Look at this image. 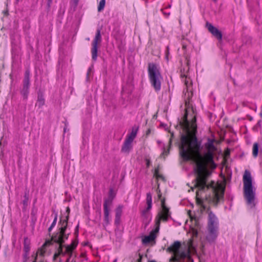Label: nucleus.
I'll return each instance as SVG.
<instances>
[{
	"label": "nucleus",
	"instance_id": "nucleus-1",
	"mask_svg": "<svg viewBox=\"0 0 262 262\" xmlns=\"http://www.w3.org/2000/svg\"><path fill=\"white\" fill-rule=\"evenodd\" d=\"M183 133L181 134V143L179 145L180 154L184 161L192 160L195 163L194 171L195 175L194 186L200 191L211 189L213 195V202L217 204L223 199L224 189H220L214 182L207 183L208 165H214L213 162L214 152L216 148L214 145L215 140L208 138L205 144L206 150L204 155L200 152V143L195 136L196 132V118L193 117L191 121L187 118V111L183 121L180 122Z\"/></svg>",
	"mask_w": 262,
	"mask_h": 262
},
{
	"label": "nucleus",
	"instance_id": "nucleus-2",
	"mask_svg": "<svg viewBox=\"0 0 262 262\" xmlns=\"http://www.w3.org/2000/svg\"><path fill=\"white\" fill-rule=\"evenodd\" d=\"M243 196L248 209H254L257 203L256 196V188L252 184L251 173L245 170L243 176Z\"/></svg>",
	"mask_w": 262,
	"mask_h": 262
},
{
	"label": "nucleus",
	"instance_id": "nucleus-3",
	"mask_svg": "<svg viewBox=\"0 0 262 262\" xmlns=\"http://www.w3.org/2000/svg\"><path fill=\"white\" fill-rule=\"evenodd\" d=\"M162 209L158 212L155 219V229L151 231L150 234L145 236L142 239V242L144 244H147L151 243H155V240L156 238V234L160 229L161 221L166 222L171 216V213L169 209L165 206L164 200H161Z\"/></svg>",
	"mask_w": 262,
	"mask_h": 262
},
{
	"label": "nucleus",
	"instance_id": "nucleus-4",
	"mask_svg": "<svg viewBox=\"0 0 262 262\" xmlns=\"http://www.w3.org/2000/svg\"><path fill=\"white\" fill-rule=\"evenodd\" d=\"M148 74L151 86L156 92L161 90L162 77L157 66L149 63L148 66Z\"/></svg>",
	"mask_w": 262,
	"mask_h": 262
},
{
	"label": "nucleus",
	"instance_id": "nucleus-5",
	"mask_svg": "<svg viewBox=\"0 0 262 262\" xmlns=\"http://www.w3.org/2000/svg\"><path fill=\"white\" fill-rule=\"evenodd\" d=\"M181 246L180 242L176 241L168 248V250L173 253L172 259L174 262H185L191 261L190 256L188 253L180 252L179 249Z\"/></svg>",
	"mask_w": 262,
	"mask_h": 262
},
{
	"label": "nucleus",
	"instance_id": "nucleus-6",
	"mask_svg": "<svg viewBox=\"0 0 262 262\" xmlns=\"http://www.w3.org/2000/svg\"><path fill=\"white\" fill-rule=\"evenodd\" d=\"M66 211L68 213L66 219L60 221L61 227L60 230L52 238V241L54 242H61L65 239H68L69 233H66V231L67 228L68 222L69 220V214L70 213V208H67Z\"/></svg>",
	"mask_w": 262,
	"mask_h": 262
},
{
	"label": "nucleus",
	"instance_id": "nucleus-7",
	"mask_svg": "<svg viewBox=\"0 0 262 262\" xmlns=\"http://www.w3.org/2000/svg\"><path fill=\"white\" fill-rule=\"evenodd\" d=\"M66 239H64L63 242H56L59 244V246L57 249V251L53 256L54 260H55L60 255L65 256L66 254H72L73 251L76 248L78 243L77 242L73 241L70 245H62Z\"/></svg>",
	"mask_w": 262,
	"mask_h": 262
},
{
	"label": "nucleus",
	"instance_id": "nucleus-8",
	"mask_svg": "<svg viewBox=\"0 0 262 262\" xmlns=\"http://www.w3.org/2000/svg\"><path fill=\"white\" fill-rule=\"evenodd\" d=\"M101 41V36L100 33V30L98 29L97 30L95 37L93 40L92 46V48L91 49L92 57V59L94 61L96 60L97 58V52H98V44L100 43Z\"/></svg>",
	"mask_w": 262,
	"mask_h": 262
},
{
	"label": "nucleus",
	"instance_id": "nucleus-9",
	"mask_svg": "<svg viewBox=\"0 0 262 262\" xmlns=\"http://www.w3.org/2000/svg\"><path fill=\"white\" fill-rule=\"evenodd\" d=\"M30 87V71L27 70L25 73L24 79L23 80V86L20 91V94L24 99L28 98L29 93Z\"/></svg>",
	"mask_w": 262,
	"mask_h": 262
},
{
	"label": "nucleus",
	"instance_id": "nucleus-10",
	"mask_svg": "<svg viewBox=\"0 0 262 262\" xmlns=\"http://www.w3.org/2000/svg\"><path fill=\"white\" fill-rule=\"evenodd\" d=\"M219 234V229L207 227L206 234V239L210 243H214L217 239Z\"/></svg>",
	"mask_w": 262,
	"mask_h": 262
},
{
	"label": "nucleus",
	"instance_id": "nucleus-11",
	"mask_svg": "<svg viewBox=\"0 0 262 262\" xmlns=\"http://www.w3.org/2000/svg\"><path fill=\"white\" fill-rule=\"evenodd\" d=\"M207 227L219 229L218 219L212 212H210L208 213Z\"/></svg>",
	"mask_w": 262,
	"mask_h": 262
},
{
	"label": "nucleus",
	"instance_id": "nucleus-12",
	"mask_svg": "<svg viewBox=\"0 0 262 262\" xmlns=\"http://www.w3.org/2000/svg\"><path fill=\"white\" fill-rule=\"evenodd\" d=\"M206 27L209 31L217 39L221 40L222 38V34L221 31H220L216 28L214 27L211 24L209 23H206Z\"/></svg>",
	"mask_w": 262,
	"mask_h": 262
},
{
	"label": "nucleus",
	"instance_id": "nucleus-13",
	"mask_svg": "<svg viewBox=\"0 0 262 262\" xmlns=\"http://www.w3.org/2000/svg\"><path fill=\"white\" fill-rule=\"evenodd\" d=\"M133 141L125 138L121 148V151L125 154H129L133 148Z\"/></svg>",
	"mask_w": 262,
	"mask_h": 262
},
{
	"label": "nucleus",
	"instance_id": "nucleus-14",
	"mask_svg": "<svg viewBox=\"0 0 262 262\" xmlns=\"http://www.w3.org/2000/svg\"><path fill=\"white\" fill-rule=\"evenodd\" d=\"M146 208L143 211V214L145 216L147 215L148 212L151 209L152 207V196L150 193H147L146 194Z\"/></svg>",
	"mask_w": 262,
	"mask_h": 262
},
{
	"label": "nucleus",
	"instance_id": "nucleus-15",
	"mask_svg": "<svg viewBox=\"0 0 262 262\" xmlns=\"http://www.w3.org/2000/svg\"><path fill=\"white\" fill-rule=\"evenodd\" d=\"M138 129V126L134 125L132 128L131 132L127 135L126 138L133 141L137 136Z\"/></svg>",
	"mask_w": 262,
	"mask_h": 262
},
{
	"label": "nucleus",
	"instance_id": "nucleus-16",
	"mask_svg": "<svg viewBox=\"0 0 262 262\" xmlns=\"http://www.w3.org/2000/svg\"><path fill=\"white\" fill-rule=\"evenodd\" d=\"M188 81H185V84L186 86V92L185 93V98H187L188 100H185V105L186 106H188L189 105V100L190 97L192 95V93L191 91L189 89V86L188 85Z\"/></svg>",
	"mask_w": 262,
	"mask_h": 262
},
{
	"label": "nucleus",
	"instance_id": "nucleus-17",
	"mask_svg": "<svg viewBox=\"0 0 262 262\" xmlns=\"http://www.w3.org/2000/svg\"><path fill=\"white\" fill-rule=\"evenodd\" d=\"M51 241H46L42 247L39 249L37 252V253L40 254L41 256H43L45 253L46 252V247L48 246H49L51 244Z\"/></svg>",
	"mask_w": 262,
	"mask_h": 262
},
{
	"label": "nucleus",
	"instance_id": "nucleus-18",
	"mask_svg": "<svg viewBox=\"0 0 262 262\" xmlns=\"http://www.w3.org/2000/svg\"><path fill=\"white\" fill-rule=\"evenodd\" d=\"M113 201V199L111 197H109L107 199H106L104 201L103 204V209L104 210H109L110 209V207L112 205Z\"/></svg>",
	"mask_w": 262,
	"mask_h": 262
},
{
	"label": "nucleus",
	"instance_id": "nucleus-19",
	"mask_svg": "<svg viewBox=\"0 0 262 262\" xmlns=\"http://www.w3.org/2000/svg\"><path fill=\"white\" fill-rule=\"evenodd\" d=\"M45 104V99L41 94H39L37 97V101L36 103V105L39 107H41Z\"/></svg>",
	"mask_w": 262,
	"mask_h": 262
},
{
	"label": "nucleus",
	"instance_id": "nucleus-20",
	"mask_svg": "<svg viewBox=\"0 0 262 262\" xmlns=\"http://www.w3.org/2000/svg\"><path fill=\"white\" fill-rule=\"evenodd\" d=\"M110 211L104 210V222L105 225H108L110 223Z\"/></svg>",
	"mask_w": 262,
	"mask_h": 262
},
{
	"label": "nucleus",
	"instance_id": "nucleus-21",
	"mask_svg": "<svg viewBox=\"0 0 262 262\" xmlns=\"http://www.w3.org/2000/svg\"><path fill=\"white\" fill-rule=\"evenodd\" d=\"M258 152V145L257 143H254L253 146L252 154L254 157H257Z\"/></svg>",
	"mask_w": 262,
	"mask_h": 262
},
{
	"label": "nucleus",
	"instance_id": "nucleus-22",
	"mask_svg": "<svg viewBox=\"0 0 262 262\" xmlns=\"http://www.w3.org/2000/svg\"><path fill=\"white\" fill-rule=\"evenodd\" d=\"M122 209H123L122 205H119L118 206V207L116 209V210H115V212H116L115 216H117L118 217H121L122 213Z\"/></svg>",
	"mask_w": 262,
	"mask_h": 262
},
{
	"label": "nucleus",
	"instance_id": "nucleus-23",
	"mask_svg": "<svg viewBox=\"0 0 262 262\" xmlns=\"http://www.w3.org/2000/svg\"><path fill=\"white\" fill-rule=\"evenodd\" d=\"M105 4V0H101L99 2L98 7V11L99 12L101 11L104 8Z\"/></svg>",
	"mask_w": 262,
	"mask_h": 262
},
{
	"label": "nucleus",
	"instance_id": "nucleus-24",
	"mask_svg": "<svg viewBox=\"0 0 262 262\" xmlns=\"http://www.w3.org/2000/svg\"><path fill=\"white\" fill-rule=\"evenodd\" d=\"M57 220V214H55L54 218V220L51 224V228H54L55 226L56 225V222Z\"/></svg>",
	"mask_w": 262,
	"mask_h": 262
},
{
	"label": "nucleus",
	"instance_id": "nucleus-25",
	"mask_svg": "<svg viewBox=\"0 0 262 262\" xmlns=\"http://www.w3.org/2000/svg\"><path fill=\"white\" fill-rule=\"evenodd\" d=\"M27 238H25L24 241V248L26 252L28 251L29 250V248L28 246L27 245Z\"/></svg>",
	"mask_w": 262,
	"mask_h": 262
},
{
	"label": "nucleus",
	"instance_id": "nucleus-26",
	"mask_svg": "<svg viewBox=\"0 0 262 262\" xmlns=\"http://www.w3.org/2000/svg\"><path fill=\"white\" fill-rule=\"evenodd\" d=\"M121 217H118L117 216H115V224L116 225H119L120 224Z\"/></svg>",
	"mask_w": 262,
	"mask_h": 262
},
{
	"label": "nucleus",
	"instance_id": "nucleus-27",
	"mask_svg": "<svg viewBox=\"0 0 262 262\" xmlns=\"http://www.w3.org/2000/svg\"><path fill=\"white\" fill-rule=\"evenodd\" d=\"M67 255L68 256V257L67 258L66 262H69L70 259L72 254H67Z\"/></svg>",
	"mask_w": 262,
	"mask_h": 262
},
{
	"label": "nucleus",
	"instance_id": "nucleus-28",
	"mask_svg": "<svg viewBox=\"0 0 262 262\" xmlns=\"http://www.w3.org/2000/svg\"><path fill=\"white\" fill-rule=\"evenodd\" d=\"M168 154V150H166L165 149H164V151L162 152V155H167Z\"/></svg>",
	"mask_w": 262,
	"mask_h": 262
},
{
	"label": "nucleus",
	"instance_id": "nucleus-29",
	"mask_svg": "<svg viewBox=\"0 0 262 262\" xmlns=\"http://www.w3.org/2000/svg\"><path fill=\"white\" fill-rule=\"evenodd\" d=\"M163 14L166 16H168L170 14V13H166V12H163Z\"/></svg>",
	"mask_w": 262,
	"mask_h": 262
},
{
	"label": "nucleus",
	"instance_id": "nucleus-30",
	"mask_svg": "<svg viewBox=\"0 0 262 262\" xmlns=\"http://www.w3.org/2000/svg\"><path fill=\"white\" fill-rule=\"evenodd\" d=\"M142 256L140 255L139 259H138V262H141Z\"/></svg>",
	"mask_w": 262,
	"mask_h": 262
},
{
	"label": "nucleus",
	"instance_id": "nucleus-31",
	"mask_svg": "<svg viewBox=\"0 0 262 262\" xmlns=\"http://www.w3.org/2000/svg\"><path fill=\"white\" fill-rule=\"evenodd\" d=\"M188 214H189V216H190V219H192V216H191V214H190V213H191V211H190V210L188 212Z\"/></svg>",
	"mask_w": 262,
	"mask_h": 262
},
{
	"label": "nucleus",
	"instance_id": "nucleus-32",
	"mask_svg": "<svg viewBox=\"0 0 262 262\" xmlns=\"http://www.w3.org/2000/svg\"><path fill=\"white\" fill-rule=\"evenodd\" d=\"M53 228H51V226H50V227L48 229V230L49 232H51V231L52 230Z\"/></svg>",
	"mask_w": 262,
	"mask_h": 262
},
{
	"label": "nucleus",
	"instance_id": "nucleus-33",
	"mask_svg": "<svg viewBox=\"0 0 262 262\" xmlns=\"http://www.w3.org/2000/svg\"><path fill=\"white\" fill-rule=\"evenodd\" d=\"M73 1L74 2L75 4L76 5H77L78 3V0H73Z\"/></svg>",
	"mask_w": 262,
	"mask_h": 262
},
{
	"label": "nucleus",
	"instance_id": "nucleus-34",
	"mask_svg": "<svg viewBox=\"0 0 262 262\" xmlns=\"http://www.w3.org/2000/svg\"><path fill=\"white\" fill-rule=\"evenodd\" d=\"M161 196V194L159 193H158V197H159V198L160 199Z\"/></svg>",
	"mask_w": 262,
	"mask_h": 262
},
{
	"label": "nucleus",
	"instance_id": "nucleus-35",
	"mask_svg": "<svg viewBox=\"0 0 262 262\" xmlns=\"http://www.w3.org/2000/svg\"><path fill=\"white\" fill-rule=\"evenodd\" d=\"M171 7V5H169L168 6H167V8H170Z\"/></svg>",
	"mask_w": 262,
	"mask_h": 262
},
{
	"label": "nucleus",
	"instance_id": "nucleus-36",
	"mask_svg": "<svg viewBox=\"0 0 262 262\" xmlns=\"http://www.w3.org/2000/svg\"><path fill=\"white\" fill-rule=\"evenodd\" d=\"M148 262H156V261H155L154 260H151V261H148Z\"/></svg>",
	"mask_w": 262,
	"mask_h": 262
},
{
	"label": "nucleus",
	"instance_id": "nucleus-37",
	"mask_svg": "<svg viewBox=\"0 0 262 262\" xmlns=\"http://www.w3.org/2000/svg\"><path fill=\"white\" fill-rule=\"evenodd\" d=\"M36 257H37V255H35V260H36Z\"/></svg>",
	"mask_w": 262,
	"mask_h": 262
},
{
	"label": "nucleus",
	"instance_id": "nucleus-38",
	"mask_svg": "<svg viewBox=\"0 0 262 262\" xmlns=\"http://www.w3.org/2000/svg\"><path fill=\"white\" fill-rule=\"evenodd\" d=\"M19 0H16V2L18 3Z\"/></svg>",
	"mask_w": 262,
	"mask_h": 262
},
{
	"label": "nucleus",
	"instance_id": "nucleus-39",
	"mask_svg": "<svg viewBox=\"0 0 262 262\" xmlns=\"http://www.w3.org/2000/svg\"><path fill=\"white\" fill-rule=\"evenodd\" d=\"M59 262H61V259H60V260H59Z\"/></svg>",
	"mask_w": 262,
	"mask_h": 262
}]
</instances>
